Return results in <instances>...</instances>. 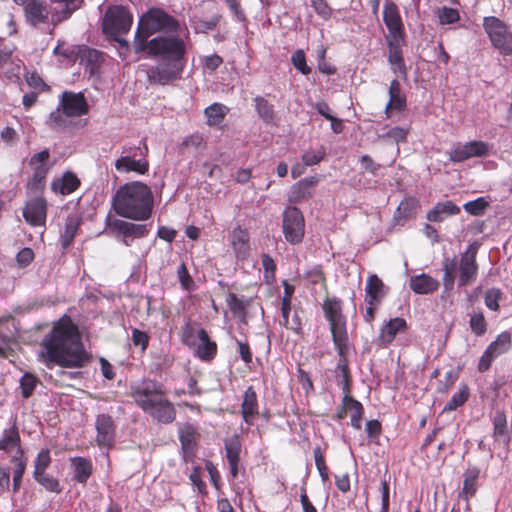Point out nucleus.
<instances>
[{"label": "nucleus", "instance_id": "f257e3e1", "mask_svg": "<svg viewBox=\"0 0 512 512\" xmlns=\"http://www.w3.org/2000/svg\"><path fill=\"white\" fill-rule=\"evenodd\" d=\"M38 358L47 367H82L88 361L77 326L63 316L41 340Z\"/></svg>", "mask_w": 512, "mask_h": 512}, {"label": "nucleus", "instance_id": "f03ea898", "mask_svg": "<svg viewBox=\"0 0 512 512\" xmlns=\"http://www.w3.org/2000/svg\"><path fill=\"white\" fill-rule=\"evenodd\" d=\"M152 206V191L138 181L122 185L112 199V207L117 215L138 221L150 217Z\"/></svg>", "mask_w": 512, "mask_h": 512}, {"label": "nucleus", "instance_id": "7ed1b4c3", "mask_svg": "<svg viewBox=\"0 0 512 512\" xmlns=\"http://www.w3.org/2000/svg\"><path fill=\"white\" fill-rule=\"evenodd\" d=\"M178 23L169 15L159 9H152L143 15L139 21L135 34L134 48L136 52L146 49L148 37L159 31H176Z\"/></svg>", "mask_w": 512, "mask_h": 512}, {"label": "nucleus", "instance_id": "20e7f679", "mask_svg": "<svg viewBox=\"0 0 512 512\" xmlns=\"http://www.w3.org/2000/svg\"><path fill=\"white\" fill-rule=\"evenodd\" d=\"M88 109V103L82 93L66 91L60 97L58 108L49 116L50 124L54 127H64L65 117L82 116Z\"/></svg>", "mask_w": 512, "mask_h": 512}, {"label": "nucleus", "instance_id": "39448f33", "mask_svg": "<svg viewBox=\"0 0 512 512\" xmlns=\"http://www.w3.org/2000/svg\"><path fill=\"white\" fill-rule=\"evenodd\" d=\"M19 434L16 428H10L4 432L0 440V449L11 453L13 467V491L17 492L21 485L22 476L26 468V460L22 457V450L19 445Z\"/></svg>", "mask_w": 512, "mask_h": 512}, {"label": "nucleus", "instance_id": "423d86ee", "mask_svg": "<svg viewBox=\"0 0 512 512\" xmlns=\"http://www.w3.org/2000/svg\"><path fill=\"white\" fill-rule=\"evenodd\" d=\"M483 27L492 43L502 55L512 54V33L499 18L485 17Z\"/></svg>", "mask_w": 512, "mask_h": 512}, {"label": "nucleus", "instance_id": "0eeeda50", "mask_svg": "<svg viewBox=\"0 0 512 512\" xmlns=\"http://www.w3.org/2000/svg\"><path fill=\"white\" fill-rule=\"evenodd\" d=\"M325 316L330 322L333 340L338 348L346 344L347 332L345 319L341 313L340 302L336 299H327L323 304Z\"/></svg>", "mask_w": 512, "mask_h": 512}, {"label": "nucleus", "instance_id": "6e6552de", "mask_svg": "<svg viewBox=\"0 0 512 512\" xmlns=\"http://www.w3.org/2000/svg\"><path fill=\"white\" fill-rule=\"evenodd\" d=\"M133 18L123 7L115 6L107 10L103 20V31L108 36L116 38L127 33L132 25Z\"/></svg>", "mask_w": 512, "mask_h": 512}, {"label": "nucleus", "instance_id": "1a4fd4ad", "mask_svg": "<svg viewBox=\"0 0 512 512\" xmlns=\"http://www.w3.org/2000/svg\"><path fill=\"white\" fill-rule=\"evenodd\" d=\"M282 229L285 239L291 244L300 243L305 233V220L296 207H287L283 213Z\"/></svg>", "mask_w": 512, "mask_h": 512}, {"label": "nucleus", "instance_id": "9d476101", "mask_svg": "<svg viewBox=\"0 0 512 512\" xmlns=\"http://www.w3.org/2000/svg\"><path fill=\"white\" fill-rule=\"evenodd\" d=\"M133 397L136 403L149 414L158 406V402L166 399L160 386L156 383L147 381L142 383L133 391Z\"/></svg>", "mask_w": 512, "mask_h": 512}, {"label": "nucleus", "instance_id": "9b49d317", "mask_svg": "<svg viewBox=\"0 0 512 512\" xmlns=\"http://www.w3.org/2000/svg\"><path fill=\"white\" fill-rule=\"evenodd\" d=\"M150 54L164 55L169 58L179 59L185 53L184 42L177 37H159L146 44Z\"/></svg>", "mask_w": 512, "mask_h": 512}, {"label": "nucleus", "instance_id": "f8f14e48", "mask_svg": "<svg viewBox=\"0 0 512 512\" xmlns=\"http://www.w3.org/2000/svg\"><path fill=\"white\" fill-rule=\"evenodd\" d=\"M491 145L484 141H470L458 144L449 153L452 162H463L473 157H484L490 153Z\"/></svg>", "mask_w": 512, "mask_h": 512}, {"label": "nucleus", "instance_id": "ddd939ff", "mask_svg": "<svg viewBox=\"0 0 512 512\" xmlns=\"http://www.w3.org/2000/svg\"><path fill=\"white\" fill-rule=\"evenodd\" d=\"M107 229L123 237L125 245H130V238H140L147 234L148 230L145 225L133 224L120 219H108Z\"/></svg>", "mask_w": 512, "mask_h": 512}, {"label": "nucleus", "instance_id": "4468645a", "mask_svg": "<svg viewBox=\"0 0 512 512\" xmlns=\"http://www.w3.org/2000/svg\"><path fill=\"white\" fill-rule=\"evenodd\" d=\"M25 221L33 227L45 225L47 217V202L43 197H35L27 201L23 208Z\"/></svg>", "mask_w": 512, "mask_h": 512}, {"label": "nucleus", "instance_id": "2eb2a0df", "mask_svg": "<svg viewBox=\"0 0 512 512\" xmlns=\"http://www.w3.org/2000/svg\"><path fill=\"white\" fill-rule=\"evenodd\" d=\"M16 4L24 6L25 18L33 26L47 23L49 16H52V10L50 11L42 0H25Z\"/></svg>", "mask_w": 512, "mask_h": 512}, {"label": "nucleus", "instance_id": "dca6fc26", "mask_svg": "<svg viewBox=\"0 0 512 512\" xmlns=\"http://www.w3.org/2000/svg\"><path fill=\"white\" fill-rule=\"evenodd\" d=\"M510 346V335L508 333L500 334L497 339L489 345L485 353L482 355L478 366L479 370L482 372L486 371L489 368L492 360L506 352Z\"/></svg>", "mask_w": 512, "mask_h": 512}, {"label": "nucleus", "instance_id": "f3484780", "mask_svg": "<svg viewBox=\"0 0 512 512\" xmlns=\"http://www.w3.org/2000/svg\"><path fill=\"white\" fill-rule=\"evenodd\" d=\"M476 249L469 247L461 256L459 262V284L467 285L472 283L477 275L478 266L476 263Z\"/></svg>", "mask_w": 512, "mask_h": 512}, {"label": "nucleus", "instance_id": "a211bd4d", "mask_svg": "<svg viewBox=\"0 0 512 512\" xmlns=\"http://www.w3.org/2000/svg\"><path fill=\"white\" fill-rule=\"evenodd\" d=\"M229 243L237 259L244 260L250 254L248 231L241 226L235 227L229 235Z\"/></svg>", "mask_w": 512, "mask_h": 512}, {"label": "nucleus", "instance_id": "6ab92c4d", "mask_svg": "<svg viewBox=\"0 0 512 512\" xmlns=\"http://www.w3.org/2000/svg\"><path fill=\"white\" fill-rule=\"evenodd\" d=\"M362 414V404L346 394L343 398L342 409L339 411L338 417L344 418L349 415L351 418V425L356 429H360Z\"/></svg>", "mask_w": 512, "mask_h": 512}, {"label": "nucleus", "instance_id": "aec40b11", "mask_svg": "<svg viewBox=\"0 0 512 512\" xmlns=\"http://www.w3.org/2000/svg\"><path fill=\"white\" fill-rule=\"evenodd\" d=\"M50 2L56 5L52 9L51 22L53 24L68 19L79 7V0H50Z\"/></svg>", "mask_w": 512, "mask_h": 512}, {"label": "nucleus", "instance_id": "412c9836", "mask_svg": "<svg viewBox=\"0 0 512 512\" xmlns=\"http://www.w3.org/2000/svg\"><path fill=\"white\" fill-rule=\"evenodd\" d=\"M383 19L390 33L397 38L402 31V21L394 3L389 2L384 5Z\"/></svg>", "mask_w": 512, "mask_h": 512}, {"label": "nucleus", "instance_id": "4be33fe9", "mask_svg": "<svg viewBox=\"0 0 512 512\" xmlns=\"http://www.w3.org/2000/svg\"><path fill=\"white\" fill-rule=\"evenodd\" d=\"M115 169L119 173L136 172L143 175L148 171V163L130 156H122L115 161Z\"/></svg>", "mask_w": 512, "mask_h": 512}, {"label": "nucleus", "instance_id": "5701e85b", "mask_svg": "<svg viewBox=\"0 0 512 512\" xmlns=\"http://www.w3.org/2000/svg\"><path fill=\"white\" fill-rule=\"evenodd\" d=\"M97 442L99 445H110L113 440L114 427L112 419L107 415H100L96 420Z\"/></svg>", "mask_w": 512, "mask_h": 512}, {"label": "nucleus", "instance_id": "b1692460", "mask_svg": "<svg viewBox=\"0 0 512 512\" xmlns=\"http://www.w3.org/2000/svg\"><path fill=\"white\" fill-rule=\"evenodd\" d=\"M241 413L248 424H251L258 414L257 396L252 387H248L244 393Z\"/></svg>", "mask_w": 512, "mask_h": 512}, {"label": "nucleus", "instance_id": "393cba45", "mask_svg": "<svg viewBox=\"0 0 512 512\" xmlns=\"http://www.w3.org/2000/svg\"><path fill=\"white\" fill-rule=\"evenodd\" d=\"M460 208L451 201L437 203L428 213L427 219L432 222H441L446 217L458 214Z\"/></svg>", "mask_w": 512, "mask_h": 512}, {"label": "nucleus", "instance_id": "a878e982", "mask_svg": "<svg viewBox=\"0 0 512 512\" xmlns=\"http://www.w3.org/2000/svg\"><path fill=\"white\" fill-rule=\"evenodd\" d=\"M439 287V282L426 274L411 277L410 288L417 294H428Z\"/></svg>", "mask_w": 512, "mask_h": 512}, {"label": "nucleus", "instance_id": "bb28decb", "mask_svg": "<svg viewBox=\"0 0 512 512\" xmlns=\"http://www.w3.org/2000/svg\"><path fill=\"white\" fill-rule=\"evenodd\" d=\"M198 345L196 353L199 358L203 360H211L216 355L217 346L216 343L210 341L208 334L204 329L197 330Z\"/></svg>", "mask_w": 512, "mask_h": 512}, {"label": "nucleus", "instance_id": "cd10ccee", "mask_svg": "<svg viewBox=\"0 0 512 512\" xmlns=\"http://www.w3.org/2000/svg\"><path fill=\"white\" fill-rule=\"evenodd\" d=\"M79 184V179L74 174L68 172L52 182V190L62 195H68L74 192Z\"/></svg>", "mask_w": 512, "mask_h": 512}, {"label": "nucleus", "instance_id": "c85d7f7f", "mask_svg": "<svg viewBox=\"0 0 512 512\" xmlns=\"http://www.w3.org/2000/svg\"><path fill=\"white\" fill-rule=\"evenodd\" d=\"M389 102L386 105V113L391 111H401L406 105L405 97L401 94L400 83L397 80H393L389 87Z\"/></svg>", "mask_w": 512, "mask_h": 512}, {"label": "nucleus", "instance_id": "c756f323", "mask_svg": "<svg viewBox=\"0 0 512 512\" xmlns=\"http://www.w3.org/2000/svg\"><path fill=\"white\" fill-rule=\"evenodd\" d=\"M494 432L493 436L497 443L507 445L509 442V435L507 430V417L504 412L497 411L494 420Z\"/></svg>", "mask_w": 512, "mask_h": 512}, {"label": "nucleus", "instance_id": "7c9ffc66", "mask_svg": "<svg viewBox=\"0 0 512 512\" xmlns=\"http://www.w3.org/2000/svg\"><path fill=\"white\" fill-rule=\"evenodd\" d=\"M406 321L403 318L391 319L387 324L383 326L380 332V339L382 342L389 344L391 343L396 334L405 330Z\"/></svg>", "mask_w": 512, "mask_h": 512}, {"label": "nucleus", "instance_id": "2f4dec72", "mask_svg": "<svg viewBox=\"0 0 512 512\" xmlns=\"http://www.w3.org/2000/svg\"><path fill=\"white\" fill-rule=\"evenodd\" d=\"M71 465L73 467L74 477L78 482L85 483L92 474V464L85 458H72Z\"/></svg>", "mask_w": 512, "mask_h": 512}, {"label": "nucleus", "instance_id": "473e14b6", "mask_svg": "<svg viewBox=\"0 0 512 512\" xmlns=\"http://www.w3.org/2000/svg\"><path fill=\"white\" fill-rule=\"evenodd\" d=\"M383 282L377 275H371L366 284L367 300L369 305L377 303L383 294Z\"/></svg>", "mask_w": 512, "mask_h": 512}, {"label": "nucleus", "instance_id": "72a5a7b5", "mask_svg": "<svg viewBox=\"0 0 512 512\" xmlns=\"http://www.w3.org/2000/svg\"><path fill=\"white\" fill-rule=\"evenodd\" d=\"M151 415L160 422L169 423L175 418V410L166 398L162 402H158L157 408L151 410Z\"/></svg>", "mask_w": 512, "mask_h": 512}, {"label": "nucleus", "instance_id": "f704fd0d", "mask_svg": "<svg viewBox=\"0 0 512 512\" xmlns=\"http://www.w3.org/2000/svg\"><path fill=\"white\" fill-rule=\"evenodd\" d=\"M479 477V469L478 468H469L465 473L462 495L468 499L472 497L476 492V481Z\"/></svg>", "mask_w": 512, "mask_h": 512}, {"label": "nucleus", "instance_id": "c9c22d12", "mask_svg": "<svg viewBox=\"0 0 512 512\" xmlns=\"http://www.w3.org/2000/svg\"><path fill=\"white\" fill-rule=\"evenodd\" d=\"M226 113H227V108L224 105L215 103V104L209 106L208 108L205 109L207 123L210 126L219 125L223 121Z\"/></svg>", "mask_w": 512, "mask_h": 512}, {"label": "nucleus", "instance_id": "e433bc0d", "mask_svg": "<svg viewBox=\"0 0 512 512\" xmlns=\"http://www.w3.org/2000/svg\"><path fill=\"white\" fill-rule=\"evenodd\" d=\"M317 182V177H309L299 181L293 187V193L295 194L296 200L310 197L312 194L311 189Z\"/></svg>", "mask_w": 512, "mask_h": 512}, {"label": "nucleus", "instance_id": "4c0bfd02", "mask_svg": "<svg viewBox=\"0 0 512 512\" xmlns=\"http://www.w3.org/2000/svg\"><path fill=\"white\" fill-rule=\"evenodd\" d=\"M179 72L180 68L177 65H172L170 68L160 65L157 67L156 71H152V77L157 79L160 83L165 84L171 79L176 78Z\"/></svg>", "mask_w": 512, "mask_h": 512}, {"label": "nucleus", "instance_id": "58836bf2", "mask_svg": "<svg viewBox=\"0 0 512 512\" xmlns=\"http://www.w3.org/2000/svg\"><path fill=\"white\" fill-rule=\"evenodd\" d=\"M418 205L419 203L416 198H405L403 201L400 202L397 208L396 217L407 218L413 216L416 213Z\"/></svg>", "mask_w": 512, "mask_h": 512}, {"label": "nucleus", "instance_id": "ea45409f", "mask_svg": "<svg viewBox=\"0 0 512 512\" xmlns=\"http://www.w3.org/2000/svg\"><path fill=\"white\" fill-rule=\"evenodd\" d=\"M469 396V388L466 385H462L458 392L455 393L450 401L444 407V411H452L457 407L463 405Z\"/></svg>", "mask_w": 512, "mask_h": 512}, {"label": "nucleus", "instance_id": "a19ab883", "mask_svg": "<svg viewBox=\"0 0 512 512\" xmlns=\"http://www.w3.org/2000/svg\"><path fill=\"white\" fill-rule=\"evenodd\" d=\"M227 305L233 314L237 317L243 318L247 302L238 298L234 293H229L226 298Z\"/></svg>", "mask_w": 512, "mask_h": 512}, {"label": "nucleus", "instance_id": "79ce46f5", "mask_svg": "<svg viewBox=\"0 0 512 512\" xmlns=\"http://www.w3.org/2000/svg\"><path fill=\"white\" fill-rule=\"evenodd\" d=\"M226 456L229 463L239 462L241 444L237 437H232L225 443Z\"/></svg>", "mask_w": 512, "mask_h": 512}, {"label": "nucleus", "instance_id": "37998d69", "mask_svg": "<svg viewBox=\"0 0 512 512\" xmlns=\"http://www.w3.org/2000/svg\"><path fill=\"white\" fill-rule=\"evenodd\" d=\"M389 62L395 71L403 70L402 54L397 44V40L395 42H390L389 44Z\"/></svg>", "mask_w": 512, "mask_h": 512}, {"label": "nucleus", "instance_id": "c03bdc74", "mask_svg": "<svg viewBox=\"0 0 512 512\" xmlns=\"http://www.w3.org/2000/svg\"><path fill=\"white\" fill-rule=\"evenodd\" d=\"M49 156L50 154L48 150H43L34 154L30 159V166L33 168V171H38V169H45L46 171H49L50 166L47 164Z\"/></svg>", "mask_w": 512, "mask_h": 512}, {"label": "nucleus", "instance_id": "a18cd8bd", "mask_svg": "<svg viewBox=\"0 0 512 512\" xmlns=\"http://www.w3.org/2000/svg\"><path fill=\"white\" fill-rule=\"evenodd\" d=\"M408 131V128L393 127L386 133L379 135V138L382 140H391L399 143L406 140Z\"/></svg>", "mask_w": 512, "mask_h": 512}, {"label": "nucleus", "instance_id": "49530a36", "mask_svg": "<svg viewBox=\"0 0 512 512\" xmlns=\"http://www.w3.org/2000/svg\"><path fill=\"white\" fill-rule=\"evenodd\" d=\"M27 84L37 90L38 92H44L49 90V86L42 80V78L35 72H27L25 74Z\"/></svg>", "mask_w": 512, "mask_h": 512}, {"label": "nucleus", "instance_id": "de8ad7c7", "mask_svg": "<svg viewBox=\"0 0 512 512\" xmlns=\"http://www.w3.org/2000/svg\"><path fill=\"white\" fill-rule=\"evenodd\" d=\"M78 222L76 219H69L66 223L65 231L62 235V246L68 247L77 232Z\"/></svg>", "mask_w": 512, "mask_h": 512}, {"label": "nucleus", "instance_id": "09e8293b", "mask_svg": "<svg viewBox=\"0 0 512 512\" xmlns=\"http://www.w3.org/2000/svg\"><path fill=\"white\" fill-rule=\"evenodd\" d=\"M50 462L51 458L48 450L40 451L35 461L34 476L44 473L46 468L50 465Z\"/></svg>", "mask_w": 512, "mask_h": 512}, {"label": "nucleus", "instance_id": "8fccbe9b", "mask_svg": "<svg viewBox=\"0 0 512 512\" xmlns=\"http://www.w3.org/2000/svg\"><path fill=\"white\" fill-rule=\"evenodd\" d=\"M487 206L488 202L483 197H480L476 200L465 203L464 209L472 215H480L484 212Z\"/></svg>", "mask_w": 512, "mask_h": 512}, {"label": "nucleus", "instance_id": "3c124183", "mask_svg": "<svg viewBox=\"0 0 512 512\" xmlns=\"http://www.w3.org/2000/svg\"><path fill=\"white\" fill-rule=\"evenodd\" d=\"M49 171L45 169H38V171H33V176L31 180L28 182V189L32 191H39L43 188L44 180Z\"/></svg>", "mask_w": 512, "mask_h": 512}, {"label": "nucleus", "instance_id": "603ef678", "mask_svg": "<svg viewBox=\"0 0 512 512\" xmlns=\"http://www.w3.org/2000/svg\"><path fill=\"white\" fill-rule=\"evenodd\" d=\"M49 171L45 169H38V171H33V176L31 180L28 182V189L32 191H39L43 188L44 180Z\"/></svg>", "mask_w": 512, "mask_h": 512}, {"label": "nucleus", "instance_id": "864d4df0", "mask_svg": "<svg viewBox=\"0 0 512 512\" xmlns=\"http://www.w3.org/2000/svg\"><path fill=\"white\" fill-rule=\"evenodd\" d=\"M291 310V304H282V320L281 324L293 331H298L300 328V322L297 317L293 318L291 321L289 320V312Z\"/></svg>", "mask_w": 512, "mask_h": 512}, {"label": "nucleus", "instance_id": "5fc2aeb1", "mask_svg": "<svg viewBox=\"0 0 512 512\" xmlns=\"http://www.w3.org/2000/svg\"><path fill=\"white\" fill-rule=\"evenodd\" d=\"M470 327L477 335H482L486 331V323L481 312L474 313L470 318Z\"/></svg>", "mask_w": 512, "mask_h": 512}, {"label": "nucleus", "instance_id": "6e6d98bb", "mask_svg": "<svg viewBox=\"0 0 512 512\" xmlns=\"http://www.w3.org/2000/svg\"><path fill=\"white\" fill-rule=\"evenodd\" d=\"M438 17L441 24H452L459 20V13L453 8L444 7L439 10Z\"/></svg>", "mask_w": 512, "mask_h": 512}, {"label": "nucleus", "instance_id": "4d7b16f0", "mask_svg": "<svg viewBox=\"0 0 512 512\" xmlns=\"http://www.w3.org/2000/svg\"><path fill=\"white\" fill-rule=\"evenodd\" d=\"M444 286L446 289H451L453 287L454 279H455V263L453 260L447 259L444 263Z\"/></svg>", "mask_w": 512, "mask_h": 512}, {"label": "nucleus", "instance_id": "13d9d810", "mask_svg": "<svg viewBox=\"0 0 512 512\" xmlns=\"http://www.w3.org/2000/svg\"><path fill=\"white\" fill-rule=\"evenodd\" d=\"M35 479L48 491L51 492H59V483L58 481L45 473L41 475L35 476Z\"/></svg>", "mask_w": 512, "mask_h": 512}, {"label": "nucleus", "instance_id": "bf43d9fd", "mask_svg": "<svg viewBox=\"0 0 512 512\" xmlns=\"http://www.w3.org/2000/svg\"><path fill=\"white\" fill-rule=\"evenodd\" d=\"M325 156L323 149L317 151H307L302 155V160L307 166L318 164Z\"/></svg>", "mask_w": 512, "mask_h": 512}, {"label": "nucleus", "instance_id": "052dcab7", "mask_svg": "<svg viewBox=\"0 0 512 512\" xmlns=\"http://www.w3.org/2000/svg\"><path fill=\"white\" fill-rule=\"evenodd\" d=\"M501 292L499 289L492 288L486 292L485 295V304L491 310H498L499 304L498 301L500 299Z\"/></svg>", "mask_w": 512, "mask_h": 512}, {"label": "nucleus", "instance_id": "680f3d73", "mask_svg": "<svg viewBox=\"0 0 512 512\" xmlns=\"http://www.w3.org/2000/svg\"><path fill=\"white\" fill-rule=\"evenodd\" d=\"M292 63L294 67L303 74H308L310 72L309 67L306 65L305 54L302 50H297L293 54Z\"/></svg>", "mask_w": 512, "mask_h": 512}, {"label": "nucleus", "instance_id": "e2e57ef3", "mask_svg": "<svg viewBox=\"0 0 512 512\" xmlns=\"http://www.w3.org/2000/svg\"><path fill=\"white\" fill-rule=\"evenodd\" d=\"M35 386L36 378L30 374H25L21 379V389L23 397L28 398L31 395Z\"/></svg>", "mask_w": 512, "mask_h": 512}, {"label": "nucleus", "instance_id": "0e129e2a", "mask_svg": "<svg viewBox=\"0 0 512 512\" xmlns=\"http://www.w3.org/2000/svg\"><path fill=\"white\" fill-rule=\"evenodd\" d=\"M315 12L323 19H328L331 15V9L325 0H311Z\"/></svg>", "mask_w": 512, "mask_h": 512}, {"label": "nucleus", "instance_id": "69168bd1", "mask_svg": "<svg viewBox=\"0 0 512 512\" xmlns=\"http://www.w3.org/2000/svg\"><path fill=\"white\" fill-rule=\"evenodd\" d=\"M255 102H256V109H257L259 115L265 120L271 119L273 116V111H272L271 107L268 105L267 101L264 100L263 98H257L255 100Z\"/></svg>", "mask_w": 512, "mask_h": 512}, {"label": "nucleus", "instance_id": "338daca9", "mask_svg": "<svg viewBox=\"0 0 512 512\" xmlns=\"http://www.w3.org/2000/svg\"><path fill=\"white\" fill-rule=\"evenodd\" d=\"M222 62V58L218 55L206 56L204 58V69L213 72L222 64Z\"/></svg>", "mask_w": 512, "mask_h": 512}, {"label": "nucleus", "instance_id": "774afa93", "mask_svg": "<svg viewBox=\"0 0 512 512\" xmlns=\"http://www.w3.org/2000/svg\"><path fill=\"white\" fill-rule=\"evenodd\" d=\"M34 258V253L30 248H24L17 254V262L20 266H27Z\"/></svg>", "mask_w": 512, "mask_h": 512}]
</instances>
